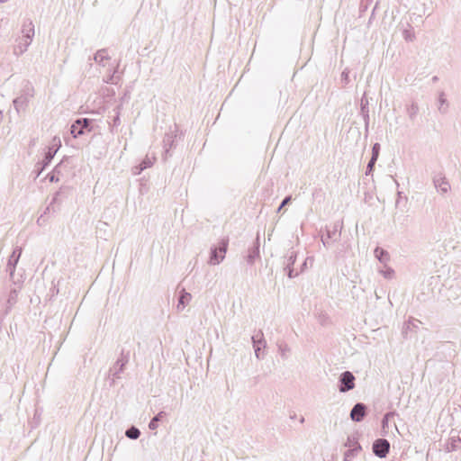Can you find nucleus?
<instances>
[{"instance_id":"nucleus-1","label":"nucleus","mask_w":461,"mask_h":461,"mask_svg":"<svg viewBox=\"0 0 461 461\" xmlns=\"http://www.w3.org/2000/svg\"><path fill=\"white\" fill-rule=\"evenodd\" d=\"M228 248V241L221 240L219 243L218 248H216L212 254L211 257V264L216 265L219 264L224 258Z\"/></svg>"},{"instance_id":"nucleus-2","label":"nucleus","mask_w":461,"mask_h":461,"mask_svg":"<svg viewBox=\"0 0 461 461\" xmlns=\"http://www.w3.org/2000/svg\"><path fill=\"white\" fill-rule=\"evenodd\" d=\"M389 442L386 439H377L373 446L374 452L380 457H384L389 451Z\"/></svg>"},{"instance_id":"nucleus-3","label":"nucleus","mask_w":461,"mask_h":461,"mask_svg":"<svg viewBox=\"0 0 461 461\" xmlns=\"http://www.w3.org/2000/svg\"><path fill=\"white\" fill-rule=\"evenodd\" d=\"M88 125V120L83 119V120H77L76 121L72 126H71V133L75 138L77 136L83 134V130L86 128Z\"/></svg>"},{"instance_id":"nucleus-4","label":"nucleus","mask_w":461,"mask_h":461,"mask_svg":"<svg viewBox=\"0 0 461 461\" xmlns=\"http://www.w3.org/2000/svg\"><path fill=\"white\" fill-rule=\"evenodd\" d=\"M354 380L355 377L350 372H345L342 375L341 382L345 385L340 389L341 392H345L348 390H351L354 388Z\"/></svg>"},{"instance_id":"nucleus-5","label":"nucleus","mask_w":461,"mask_h":461,"mask_svg":"<svg viewBox=\"0 0 461 461\" xmlns=\"http://www.w3.org/2000/svg\"><path fill=\"white\" fill-rule=\"evenodd\" d=\"M366 414V408L363 404L357 403L351 411L350 416L353 420L360 421Z\"/></svg>"},{"instance_id":"nucleus-6","label":"nucleus","mask_w":461,"mask_h":461,"mask_svg":"<svg viewBox=\"0 0 461 461\" xmlns=\"http://www.w3.org/2000/svg\"><path fill=\"white\" fill-rule=\"evenodd\" d=\"M23 33L26 37L25 45L30 43L29 40L34 35V27L32 23L23 25Z\"/></svg>"},{"instance_id":"nucleus-7","label":"nucleus","mask_w":461,"mask_h":461,"mask_svg":"<svg viewBox=\"0 0 461 461\" xmlns=\"http://www.w3.org/2000/svg\"><path fill=\"white\" fill-rule=\"evenodd\" d=\"M126 435L131 438H138L140 436V431L138 429L131 428V429L127 430Z\"/></svg>"},{"instance_id":"nucleus-8","label":"nucleus","mask_w":461,"mask_h":461,"mask_svg":"<svg viewBox=\"0 0 461 461\" xmlns=\"http://www.w3.org/2000/svg\"><path fill=\"white\" fill-rule=\"evenodd\" d=\"M191 300V294H185L181 295L179 299V303L184 305L185 303H187Z\"/></svg>"},{"instance_id":"nucleus-9","label":"nucleus","mask_w":461,"mask_h":461,"mask_svg":"<svg viewBox=\"0 0 461 461\" xmlns=\"http://www.w3.org/2000/svg\"><path fill=\"white\" fill-rule=\"evenodd\" d=\"M378 149H379V145H378V144H375V146H374V148H373V153H374V155H373V158H372V160H375V159L376 158V157H377V155H378ZM372 163H373V161H371V162L369 163V166H371V165H372Z\"/></svg>"},{"instance_id":"nucleus-10","label":"nucleus","mask_w":461,"mask_h":461,"mask_svg":"<svg viewBox=\"0 0 461 461\" xmlns=\"http://www.w3.org/2000/svg\"><path fill=\"white\" fill-rule=\"evenodd\" d=\"M158 421V416H155L150 421L149 427L150 429H155L157 428V422Z\"/></svg>"},{"instance_id":"nucleus-11","label":"nucleus","mask_w":461,"mask_h":461,"mask_svg":"<svg viewBox=\"0 0 461 461\" xmlns=\"http://www.w3.org/2000/svg\"><path fill=\"white\" fill-rule=\"evenodd\" d=\"M290 200H291V197H286V198L283 201V203H282V204H281V206H280L279 210H281V208H282V207H284L285 205H286V204L290 202Z\"/></svg>"},{"instance_id":"nucleus-12","label":"nucleus","mask_w":461,"mask_h":461,"mask_svg":"<svg viewBox=\"0 0 461 461\" xmlns=\"http://www.w3.org/2000/svg\"><path fill=\"white\" fill-rule=\"evenodd\" d=\"M104 51H99V52L95 55V60H98L99 59H103V57H104Z\"/></svg>"},{"instance_id":"nucleus-13","label":"nucleus","mask_w":461,"mask_h":461,"mask_svg":"<svg viewBox=\"0 0 461 461\" xmlns=\"http://www.w3.org/2000/svg\"><path fill=\"white\" fill-rule=\"evenodd\" d=\"M157 416H158V420H160L164 417V413L159 412Z\"/></svg>"},{"instance_id":"nucleus-14","label":"nucleus","mask_w":461,"mask_h":461,"mask_svg":"<svg viewBox=\"0 0 461 461\" xmlns=\"http://www.w3.org/2000/svg\"><path fill=\"white\" fill-rule=\"evenodd\" d=\"M447 185L446 184V185H445V186H443V191H445V192L447 190Z\"/></svg>"},{"instance_id":"nucleus-15","label":"nucleus","mask_w":461,"mask_h":461,"mask_svg":"<svg viewBox=\"0 0 461 461\" xmlns=\"http://www.w3.org/2000/svg\"><path fill=\"white\" fill-rule=\"evenodd\" d=\"M2 119V113L0 112V120Z\"/></svg>"}]
</instances>
